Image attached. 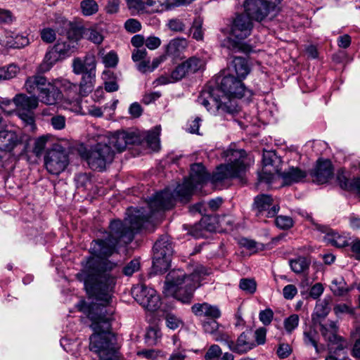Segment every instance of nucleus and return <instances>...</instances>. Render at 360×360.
Here are the masks:
<instances>
[{
	"mask_svg": "<svg viewBox=\"0 0 360 360\" xmlns=\"http://www.w3.org/2000/svg\"><path fill=\"white\" fill-rule=\"evenodd\" d=\"M266 330L264 328H259L255 332V340L257 345H263L266 341Z\"/></svg>",
	"mask_w": 360,
	"mask_h": 360,
	"instance_id": "nucleus-60",
	"label": "nucleus"
},
{
	"mask_svg": "<svg viewBox=\"0 0 360 360\" xmlns=\"http://www.w3.org/2000/svg\"><path fill=\"white\" fill-rule=\"evenodd\" d=\"M240 288L248 294H253L257 290V283L253 278H242L239 283Z\"/></svg>",
	"mask_w": 360,
	"mask_h": 360,
	"instance_id": "nucleus-39",
	"label": "nucleus"
},
{
	"mask_svg": "<svg viewBox=\"0 0 360 360\" xmlns=\"http://www.w3.org/2000/svg\"><path fill=\"white\" fill-rule=\"evenodd\" d=\"M55 23L56 28L60 34L67 32L72 27L71 22L62 16L57 17Z\"/></svg>",
	"mask_w": 360,
	"mask_h": 360,
	"instance_id": "nucleus-42",
	"label": "nucleus"
},
{
	"mask_svg": "<svg viewBox=\"0 0 360 360\" xmlns=\"http://www.w3.org/2000/svg\"><path fill=\"white\" fill-rule=\"evenodd\" d=\"M232 65L233 71L237 75V78L240 79L241 81L250 73V67L247 60L243 58L236 57L232 61Z\"/></svg>",
	"mask_w": 360,
	"mask_h": 360,
	"instance_id": "nucleus-26",
	"label": "nucleus"
},
{
	"mask_svg": "<svg viewBox=\"0 0 360 360\" xmlns=\"http://www.w3.org/2000/svg\"><path fill=\"white\" fill-rule=\"evenodd\" d=\"M39 98L41 103L51 105H56L63 98V94L60 89H58L54 84L53 79L48 82L44 89L39 94Z\"/></svg>",
	"mask_w": 360,
	"mask_h": 360,
	"instance_id": "nucleus-20",
	"label": "nucleus"
},
{
	"mask_svg": "<svg viewBox=\"0 0 360 360\" xmlns=\"http://www.w3.org/2000/svg\"><path fill=\"white\" fill-rule=\"evenodd\" d=\"M304 342L307 345H312L315 348L316 353L320 352L316 340V332L314 330H309V331L304 332Z\"/></svg>",
	"mask_w": 360,
	"mask_h": 360,
	"instance_id": "nucleus-48",
	"label": "nucleus"
},
{
	"mask_svg": "<svg viewBox=\"0 0 360 360\" xmlns=\"http://www.w3.org/2000/svg\"><path fill=\"white\" fill-rule=\"evenodd\" d=\"M189 72H188V69H186V66L184 63H182L181 64L176 66V68L171 72L169 77H162L159 80L161 84L175 82L181 80Z\"/></svg>",
	"mask_w": 360,
	"mask_h": 360,
	"instance_id": "nucleus-28",
	"label": "nucleus"
},
{
	"mask_svg": "<svg viewBox=\"0 0 360 360\" xmlns=\"http://www.w3.org/2000/svg\"><path fill=\"white\" fill-rule=\"evenodd\" d=\"M147 51L144 48H139L134 50L132 53V60L134 62H139L146 59Z\"/></svg>",
	"mask_w": 360,
	"mask_h": 360,
	"instance_id": "nucleus-63",
	"label": "nucleus"
},
{
	"mask_svg": "<svg viewBox=\"0 0 360 360\" xmlns=\"http://www.w3.org/2000/svg\"><path fill=\"white\" fill-rule=\"evenodd\" d=\"M209 179L202 164L192 165L189 177L179 184L173 193L166 188L150 198L147 202L149 212L143 207L129 210L128 217L123 221H111L109 231H104L101 238L91 242V255L82 261V269L77 278L84 282L87 293L96 302L88 304L81 300L77 307L91 321L90 328L94 333L90 337L89 349L98 355L99 360H121L116 337L110 332L114 310L108 307L112 302L116 284V276L112 271L117 264L108 258L117 252L120 243H131L146 222L156 218L160 212L172 208L176 200L188 202L194 190Z\"/></svg>",
	"mask_w": 360,
	"mask_h": 360,
	"instance_id": "nucleus-1",
	"label": "nucleus"
},
{
	"mask_svg": "<svg viewBox=\"0 0 360 360\" xmlns=\"http://www.w3.org/2000/svg\"><path fill=\"white\" fill-rule=\"evenodd\" d=\"M153 267L156 273L162 274L170 266L174 252L172 243L168 236H161L153 246Z\"/></svg>",
	"mask_w": 360,
	"mask_h": 360,
	"instance_id": "nucleus-7",
	"label": "nucleus"
},
{
	"mask_svg": "<svg viewBox=\"0 0 360 360\" xmlns=\"http://www.w3.org/2000/svg\"><path fill=\"white\" fill-rule=\"evenodd\" d=\"M330 297H326L322 300H319L314 309V314L318 317H326L330 310Z\"/></svg>",
	"mask_w": 360,
	"mask_h": 360,
	"instance_id": "nucleus-33",
	"label": "nucleus"
},
{
	"mask_svg": "<svg viewBox=\"0 0 360 360\" xmlns=\"http://www.w3.org/2000/svg\"><path fill=\"white\" fill-rule=\"evenodd\" d=\"M331 289L337 295H343L348 291L346 283L342 277L332 281Z\"/></svg>",
	"mask_w": 360,
	"mask_h": 360,
	"instance_id": "nucleus-38",
	"label": "nucleus"
},
{
	"mask_svg": "<svg viewBox=\"0 0 360 360\" xmlns=\"http://www.w3.org/2000/svg\"><path fill=\"white\" fill-rule=\"evenodd\" d=\"M125 29L132 33L139 31L141 28V23L136 19H129L124 24Z\"/></svg>",
	"mask_w": 360,
	"mask_h": 360,
	"instance_id": "nucleus-59",
	"label": "nucleus"
},
{
	"mask_svg": "<svg viewBox=\"0 0 360 360\" xmlns=\"http://www.w3.org/2000/svg\"><path fill=\"white\" fill-rule=\"evenodd\" d=\"M292 352V349L290 345L287 343H281L276 351V354L281 359H285L288 357Z\"/></svg>",
	"mask_w": 360,
	"mask_h": 360,
	"instance_id": "nucleus-55",
	"label": "nucleus"
},
{
	"mask_svg": "<svg viewBox=\"0 0 360 360\" xmlns=\"http://www.w3.org/2000/svg\"><path fill=\"white\" fill-rule=\"evenodd\" d=\"M223 158L228 161V164L217 167L210 178L214 184L233 178H241L246 170V153L244 150L227 149L224 151Z\"/></svg>",
	"mask_w": 360,
	"mask_h": 360,
	"instance_id": "nucleus-5",
	"label": "nucleus"
},
{
	"mask_svg": "<svg viewBox=\"0 0 360 360\" xmlns=\"http://www.w3.org/2000/svg\"><path fill=\"white\" fill-rule=\"evenodd\" d=\"M297 294V289L295 285L288 284L283 289V295L286 300H292Z\"/></svg>",
	"mask_w": 360,
	"mask_h": 360,
	"instance_id": "nucleus-57",
	"label": "nucleus"
},
{
	"mask_svg": "<svg viewBox=\"0 0 360 360\" xmlns=\"http://www.w3.org/2000/svg\"><path fill=\"white\" fill-rule=\"evenodd\" d=\"M96 60L94 56L86 55L84 58H74L72 64V72L75 75L96 73Z\"/></svg>",
	"mask_w": 360,
	"mask_h": 360,
	"instance_id": "nucleus-19",
	"label": "nucleus"
},
{
	"mask_svg": "<svg viewBox=\"0 0 360 360\" xmlns=\"http://www.w3.org/2000/svg\"><path fill=\"white\" fill-rule=\"evenodd\" d=\"M253 209L257 216L265 217H274L279 210L278 204L274 203L272 197L266 194H260L255 198Z\"/></svg>",
	"mask_w": 360,
	"mask_h": 360,
	"instance_id": "nucleus-15",
	"label": "nucleus"
},
{
	"mask_svg": "<svg viewBox=\"0 0 360 360\" xmlns=\"http://www.w3.org/2000/svg\"><path fill=\"white\" fill-rule=\"evenodd\" d=\"M167 27L173 32H182L185 30L186 25L179 18H172L168 20Z\"/></svg>",
	"mask_w": 360,
	"mask_h": 360,
	"instance_id": "nucleus-46",
	"label": "nucleus"
},
{
	"mask_svg": "<svg viewBox=\"0 0 360 360\" xmlns=\"http://www.w3.org/2000/svg\"><path fill=\"white\" fill-rule=\"evenodd\" d=\"M131 293L143 307L148 311H155L160 307V298L155 290L145 285L134 287Z\"/></svg>",
	"mask_w": 360,
	"mask_h": 360,
	"instance_id": "nucleus-10",
	"label": "nucleus"
},
{
	"mask_svg": "<svg viewBox=\"0 0 360 360\" xmlns=\"http://www.w3.org/2000/svg\"><path fill=\"white\" fill-rule=\"evenodd\" d=\"M53 46L60 56L64 58L65 56H70L76 49L77 43L75 41L68 38L65 41L58 40Z\"/></svg>",
	"mask_w": 360,
	"mask_h": 360,
	"instance_id": "nucleus-30",
	"label": "nucleus"
},
{
	"mask_svg": "<svg viewBox=\"0 0 360 360\" xmlns=\"http://www.w3.org/2000/svg\"><path fill=\"white\" fill-rule=\"evenodd\" d=\"M40 36L41 40L47 44L53 43L56 39V34L55 30L46 27L40 31Z\"/></svg>",
	"mask_w": 360,
	"mask_h": 360,
	"instance_id": "nucleus-44",
	"label": "nucleus"
},
{
	"mask_svg": "<svg viewBox=\"0 0 360 360\" xmlns=\"http://www.w3.org/2000/svg\"><path fill=\"white\" fill-rule=\"evenodd\" d=\"M336 179L341 188L347 191H354L360 195V177L351 180L344 171L340 170L337 174Z\"/></svg>",
	"mask_w": 360,
	"mask_h": 360,
	"instance_id": "nucleus-23",
	"label": "nucleus"
},
{
	"mask_svg": "<svg viewBox=\"0 0 360 360\" xmlns=\"http://www.w3.org/2000/svg\"><path fill=\"white\" fill-rule=\"evenodd\" d=\"M48 81L44 76L36 75L27 78L25 83V88L29 94H34L37 91L39 94L41 89L47 84Z\"/></svg>",
	"mask_w": 360,
	"mask_h": 360,
	"instance_id": "nucleus-24",
	"label": "nucleus"
},
{
	"mask_svg": "<svg viewBox=\"0 0 360 360\" xmlns=\"http://www.w3.org/2000/svg\"><path fill=\"white\" fill-rule=\"evenodd\" d=\"M323 290V285L320 283H316L311 288L309 295L313 299H317L322 295Z\"/></svg>",
	"mask_w": 360,
	"mask_h": 360,
	"instance_id": "nucleus-62",
	"label": "nucleus"
},
{
	"mask_svg": "<svg viewBox=\"0 0 360 360\" xmlns=\"http://www.w3.org/2000/svg\"><path fill=\"white\" fill-rule=\"evenodd\" d=\"M54 84L58 89H62L69 94L77 95L78 86L76 84L71 83L69 80L63 78L53 79Z\"/></svg>",
	"mask_w": 360,
	"mask_h": 360,
	"instance_id": "nucleus-31",
	"label": "nucleus"
},
{
	"mask_svg": "<svg viewBox=\"0 0 360 360\" xmlns=\"http://www.w3.org/2000/svg\"><path fill=\"white\" fill-rule=\"evenodd\" d=\"M222 354L220 347L217 345H211L206 352L204 358L205 360H218Z\"/></svg>",
	"mask_w": 360,
	"mask_h": 360,
	"instance_id": "nucleus-45",
	"label": "nucleus"
},
{
	"mask_svg": "<svg viewBox=\"0 0 360 360\" xmlns=\"http://www.w3.org/2000/svg\"><path fill=\"white\" fill-rule=\"evenodd\" d=\"M275 224L281 229H288L292 226L293 221L288 216L280 215L276 217Z\"/></svg>",
	"mask_w": 360,
	"mask_h": 360,
	"instance_id": "nucleus-47",
	"label": "nucleus"
},
{
	"mask_svg": "<svg viewBox=\"0 0 360 360\" xmlns=\"http://www.w3.org/2000/svg\"><path fill=\"white\" fill-rule=\"evenodd\" d=\"M307 176L305 170L297 167H290L288 170L280 174L283 185H291L303 181Z\"/></svg>",
	"mask_w": 360,
	"mask_h": 360,
	"instance_id": "nucleus-22",
	"label": "nucleus"
},
{
	"mask_svg": "<svg viewBox=\"0 0 360 360\" xmlns=\"http://www.w3.org/2000/svg\"><path fill=\"white\" fill-rule=\"evenodd\" d=\"M62 56L53 46L45 55L43 62L39 67V71L47 72L55 65Z\"/></svg>",
	"mask_w": 360,
	"mask_h": 360,
	"instance_id": "nucleus-25",
	"label": "nucleus"
},
{
	"mask_svg": "<svg viewBox=\"0 0 360 360\" xmlns=\"http://www.w3.org/2000/svg\"><path fill=\"white\" fill-rule=\"evenodd\" d=\"M120 0H108L105 11L109 14L116 13L120 8Z\"/></svg>",
	"mask_w": 360,
	"mask_h": 360,
	"instance_id": "nucleus-64",
	"label": "nucleus"
},
{
	"mask_svg": "<svg viewBox=\"0 0 360 360\" xmlns=\"http://www.w3.org/2000/svg\"><path fill=\"white\" fill-rule=\"evenodd\" d=\"M185 41L174 39L169 41L166 48V53L169 56H177L181 49L184 47Z\"/></svg>",
	"mask_w": 360,
	"mask_h": 360,
	"instance_id": "nucleus-37",
	"label": "nucleus"
},
{
	"mask_svg": "<svg viewBox=\"0 0 360 360\" xmlns=\"http://www.w3.org/2000/svg\"><path fill=\"white\" fill-rule=\"evenodd\" d=\"M98 5L95 0H82L80 2V10L83 15L91 16L98 11Z\"/></svg>",
	"mask_w": 360,
	"mask_h": 360,
	"instance_id": "nucleus-32",
	"label": "nucleus"
},
{
	"mask_svg": "<svg viewBox=\"0 0 360 360\" xmlns=\"http://www.w3.org/2000/svg\"><path fill=\"white\" fill-rule=\"evenodd\" d=\"M102 61L105 67L114 68L118 63V57L115 52L110 51L102 58Z\"/></svg>",
	"mask_w": 360,
	"mask_h": 360,
	"instance_id": "nucleus-51",
	"label": "nucleus"
},
{
	"mask_svg": "<svg viewBox=\"0 0 360 360\" xmlns=\"http://www.w3.org/2000/svg\"><path fill=\"white\" fill-rule=\"evenodd\" d=\"M202 24H203V20L200 17H196L192 24V26L190 29V32L192 34L193 38L200 41L203 39V31H202Z\"/></svg>",
	"mask_w": 360,
	"mask_h": 360,
	"instance_id": "nucleus-35",
	"label": "nucleus"
},
{
	"mask_svg": "<svg viewBox=\"0 0 360 360\" xmlns=\"http://www.w3.org/2000/svg\"><path fill=\"white\" fill-rule=\"evenodd\" d=\"M20 68L16 65L10 64L0 68V81L11 79L19 72Z\"/></svg>",
	"mask_w": 360,
	"mask_h": 360,
	"instance_id": "nucleus-34",
	"label": "nucleus"
},
{
	"mask_svg": "<svg viewBox=\"0 0 360 360\" xmlns=\"http://www.w3.org/2000/svg\"><path fill=\"white\" fill-rule=\"evenodd\" d=\"M282 0H245V8L255 19H264Z\"/></svg>",
	"mask_w": 360,
	"mask_h": 360,
	"instance_id": "nucleus-13",
	"label": "nucleus"
},
{
	"mask_svg": "<svg viewBox=\"0 0 360 360\" xmlns=\"http://www.w3.org/2000/svg\"><path fill=\"white\" fill-rule=\"evenodd\" d=\"M273 316V311L270 309H266L259 312V318L264 325L267 326L271 323Z\"/></svg>",
	"mask_w": 360,
	"mask_h": 360,
	"instance_id": "nucleus-58",
	"label": "nucleus"
},
{
	"mask_svg": "<svg viewBox=\"0 0 360 360\" xmlns=\"http://www.w3.org/2000/svg\"><path fill=\"white\" fill-rule=\"evenodd\" d=\"M165 321L167 326L172 330H176L183 325L181 319L172 313L166 314Z\"/></svg>",
	"mask_w": 360,
	"mask_h": 360,
	"instance_id": "nucleus-43",
	"label": "nucleus"
},
{
	"mask_svg": "<svg viewBox=\"0 0 360 360\" xmlns=\"http://www.w3.org/2000/svg\"><path fill=\"white\" fill-rule=\"evenodd\" d=\"M114 155V150L103 139L82 154L89 167L98 171H103L112 162Z\"/></svg>",
	"mask_w": 360,
	"mask_h": 360,
	"instance_id": "nucleus-6",
	"label": "nucleus"
},
{
	"mask_svg": "<svg viewBox=\"0 0 360 360\" xmlns=\"http://www.w3.org/2000/svg\"><path fill=\"white\" fill-rule=\"evenodd\" d=\"M217 86L209 91H203L197 102L203 105L209 112L235 115L240 108L236 98L250 95L240 79L229 75L217 78Z\"/></svg>",
	"mask_w": 360,
	"mask_h": 360,
	"instance_id": "nucleus-2",
	"label": "nucleus"
},
{
	"mask_svg": "<svg viewBox=\"0 0 360 360\" xmlns=\"http://www.w3.org/2000/svg\"><path fill=\"white\" fill-rule=\"evenodd\" d=\"M192 312L198 316H207L213 319L221 316V311L216 305H212L207 302L197 303L192 306Z\"/></svg>",
	"mask_w": 360,
	"mask_h": 360,
	"instance_id": "nucleus-21",
	"label": "nucleus"
},
{
	"mask_svg": "<svg viewBox=\"0 0 360 360\" xmlns=\"http://www.w3.org/2000/svg\"><path fill=\"white\" fill-rule=\"evenodd\" d=\"M333 175V167L328 160H319L315 168L311 171V176L313 181L317 184H325Z\"/></svg>",
	"mask_w": 360,
	"mask_h": 360,
	"instance_id": "nucleus-18",
	"label": "nucleus"
},
{
	"mask_svg": "<svg viewBox=\"0 0 360 360\" xmlns=\"http://www.w3.org/2000/svg\"><path fill=\"white\" fill-rule=\"evenodd\" d=\"M44 162L47 171L51 174L58 175L65 170L69 163V159L65 150L60 146H56L48 151Z\"/></svg>",
	"mask_w": 360,
	"mask_h": 360,
	"instance_id": "nucleus-9",
	"label": "nucleus"
},
{
	"mask_svg": "<svg viewBox=\"0 0 360 360\" xmlns=\"http://www.w3.org/2000/svg\"><path fill=\"white\" fill-rule=\"evenodd\" d=\"M245 5V1L243 6L246 15H237L233 21L229 36L220 41L221 46L231 53L243 52L247 53L251 51L252 46L245 39L251 34L253 27L252 19L259 22L264 20L255 19L248 12Z\"/></svg>",
	"mask_w": 360,
	"mask_h": 360,
	"instance_id": "nucleus-4",
	"label": "nucleus"
},
{
	"mask_svg": "<svg viewBox=\"0 0 360 360\" xmlns=\"http://www.w3.org/2000/svg\"><path fill=\"white\" fill-rule=\"evenodd\" d=\"M13 102L19 110V117L27 123H32L33 118L30 112L38 106L39 98L35 96L18 94L13 98Z\"/></svg>",
	"mask_w": 360,
	"mask_h": 360,
	"instance_id": "nucleus-14",
	"label": "nucleus"
},
{
	"mask_svg": "<svg viewBox=\"0 0 360 360\" xmlns=\"http://www.w3.org/2000/svg\"><path fill=\"white\" fill-rule=\"evenodd\" d=\"M320 330L325 340L328 342L330 352L334 350V352H336L347 347V342L337 334L338 327L335 322L330 321L325 324H321Z\"/></svg>",
	"mask_w": 360,
	"mask_h": 360,
	"instance_id": "nucleus-12",
	"label": "nucleus"
},
{
	"mask_svg": "<svg viewBox=\"0 0 360 360\" xmlns=\"http://www.w3.org/2000/svg\"><path fill=\"white\" fill-rule=\"evenodd\" d=\"M217 340L224 341L230 350L238 354L246 353L256 347L252 332L250 330L243 332L237 338L236 342L231 340L226 334H223L220 338H217Z\"/></svg>",
	"mask_w": 360,
	"mask_h": 360,
	"instance_id": "nucleus-11",
	"label": "nucleus"
},
{
	"mask_svg": "<svg viewBox=\"0 0 360 360\" xmlns=\"http://www.w3.org/2000/svg\"><path fill=\"white\" fill-rule=\"evenodd\" d=\"M140 268V262L138 259H134L127 264L123 268V274L125 276H130Z\"/></svg>",
	"mask_w": 360,
	"mask_h": 360,
	"instance_id": "nucleus-49",
	"label": "nucleus"
},
{
	"mask_svg": "<svg viewBox=\"0 0 360 360\" xmlns=\"http://www.w3.org/2000/svg\"><path fill=\"white\" fill-rule=\"evenodd\" d=\"M15 20V17L11 11L0 8V26L11 24Z\"/></svg>",
	"mask_w": 360,
	"mask_h": 360,
	"instance_id": "nucleus-52",
	"label": "nucleus"
},
{
	"mask_svg": "<svg viewBox=\"0 0 360 360\" xmlns=\"http://www.w3.org/2000/svg\"><path fill=\"white\" fill-rule=\"evenodd\" d=\"M309 220L313 224L315 229L320 232L326 233L324 240L337 248H343L348 245L347 237L340 235L330 227L314 222L311 216L307 215Z\"/></svg>",
	"mask_w": 360,
	"mask_h": 360,
	"instance_id": "nucleus-17",
	"label": "nucleus"
},
{
	"mask_svg": "<svg viewBox=\"0 0 360 360\" xmlns=\"http://www.w3.org/2000/svg\"><path fill=\"white\" fill-rule=\"evenodd\" d=\"M300 319L297 314H292L284 320V328L288 333H291L299 324Z\"/></svg>",
	"mask_w": 360,
	"mask_h": 360,
	"instance_id": "nucleus-40",
	"label": "nucleus"
},
{
	"mask_svg": "<svg viewBox=\"0 0 360 360\" xmlns=\"http://www.w3.org/2000/svg\"><path fill=\"white\" fill-rule=\"evenodd\" d=\"M65 108L78 114L83 113L80 104V99L79 97H77L75 100L72 101L67 102V105L65 106Z\"/></svg>",
	"mask_w": 360,
	"mask_h": 360,
	"instance_id": "nucleus-61",
	"label": "nucleus"
},
{
	"mask_svg": "<svg viewBox=\"0 0 360 360\" xmlns=\"http://www.w3.org/2000/svg\"><path fill=\"white\" fill-rule=\"evenodd\" d=\"M160 338V331L154 328H150L146 334V341L150 345L156 344Z\"/></svg>",
	"mask_w": 360,
	"mask_h": 360,
	"instance_id": "nucleus-54",
	"label": "nucleus"
},
{
	"mask_svg": "<svg viewBox=\"0 0 360 360\" xmlns=\"http://www.w3.org/2000/svg\"><path fill=\"white\" fill-rule=\"evenodd\" d=\"M95 77L96 73L82 75V80L78 86V90L81 96H85L93 91Z\"/></svg>",
	"mask_w": 360,
	"mask_h": 360,
	"instance_id": "nucleus-29",
	"label": "nucleus"
},
{
	"mask_svg": "<svg viewBox=\"0 0 360 360\" xmlns=\"http://www.w3.org/2000/svg\"><path fill=\"white\" fill-rule=\"evenodd\" d=\"M84 34L89 40L94 42V44H99L103 40V35L95 29L91 28L86 30L84 32Z\"/></svg>",
	"mask_w": 360,
	"mask_h": 360,
	"instance_id": "nucleus-50",
	"label": "nucleus"
},
{
	"mask_svg": "<svg viewBox=\"0 0 360 360\" xmlns=\"http://www.w3.org/2000/svg\"><path fill=\"white\" fill-rule=\"evenodd\" d=\"M311 264V260L308 257H297L296 258L290 259L289 265L291 270L297 274H302L309 270Z\"/></svg>",
	"mask_w": 360,
	"mask_h": 360,
	"instance_id": "nucleus-27",
	"label": "nucleus"
},
{
	"mask_svg": "<svg viewBox=\"0 0 360 360\" xmlns=\"http://www.w3.org/2000/svg\"><path fill=\"white\" fill-rule=\"evenodd\" d=\"M159 134V129L155 128L152 131H148L146 136V141L148 146L153 150H157L160 148Z\"/></svg>",
	"mask_w": 360,
	"mask_h": 360,
	"instance_id": "nucleus-36",
	"label": "nucleus"
},
{
	"mask_svg": "<svg viewBox=\"0 0 360 360\" xmlns=\"http://www.w3.org/2000/svg\"><path fill=\"white\" fill-rule=\"evenodd\" d=\"M102 139L118 152L123 151L128 145L134 144L138 141V138L133 133L127 131H117L109 137Z\"/></svg>",
	"mask_w": 360,
	"mask_h": 360,
	"instance_id": "nucleus-16",
	"label": "nucleus"
},
{
	"mask_svg": "<svg viewBox=\"0 0 360 360\" xmlns=\"http://www.w3.org/2000/svg\"><path fill=\"white\" fill-rule=\"evenodd\" d=\"M188 72H195L203 66L202 60L197 57H191L184 62Z\"/></svg>",
	"mask_w": 360,
	"mask_h": 360,
	"instance_id": "nucleus-41",
	"label": "nucleus"
},
{
	"mask_svg": "<svg viewBox=\"0 0 360 360\" xmlns=\"http://www.w3.org/2000/svg\"><path fill=\"white\" fill-rule=\"evenodd\" d=\"M263 168L258 172V184L264 183L271 184L275 179V174L280 172L281 160L274 151L264 150L262 158Z\"/></svg>",
	"mask_w": 360,
	"mask_h": 360,
	"instance_id": "nucleus-8",
	"label": "nucleus"
},
{
	"mask_svg": "<svg viewBox=\"0 0 360 360\" xmlns=\"http://www.w3.org/2000/svg\"><path fill=\"white\" fill-rule=\"evenodd\" d=\"M52 127L56 130H60L65 127V117L62 115H55L51 119Z\"/></svg>",
	"mask_w": 360,
	"mask_h": 360,
	"instance_id": "nucleus-56",
	"label": "nucleus"
},
{
	"mask_svg": "<svg viewBox=\"0 0 360 360\" xmlns=\"http://www.w3.org/2000/svg\"><path fill=\"white\" fill-rule=\"evenodd\" d=\"M207 274V269L202 266H196L189 275L181 269L172 270L167 275L163 293L166 296L175 297L182 303H190L194 291Z\"/></svg>",
	"mask_w": 360,
	"mask_h": 360,
	"instance_id": "nucleus-3",
	"label": "nucleus"
},
{
	"mask_svg": "<svg viewBox=\"0 0 360 360\" xmlns=\"http://www.w3.org/2000/svg\"><path fill=\"white\" fill-rule=\"evenodd\" d=\"M46 142L47 138L45 136H41L35 141L33 148V153L37 156H40L43 153L46 148Z\"/></svg>",
	"mask_w": 360,
	"mask_h": 360,
	"instance_id": "nucleus-53",
	"label": "nucleus"
}]
</instances>
